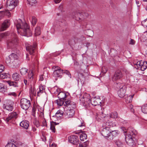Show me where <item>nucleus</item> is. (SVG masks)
<instances>
[{"mask_svg": "<svg viewBox=\"0 0 147 147\" xmlns=\"http://www.w3.org/2000/svg\"><path fill=\"white\" fill-rule=\"evenodd\" d=\"M124 129L126 130L125 128H122V130L124 131V133H127L126 134H125L126 143L130 146H133L134 145V138L137 134V131L135 129L131 127L128 128L127 131H124Z\"/></svg>", "mask_w": 147, "mask_h": 147, "instance_id": "f257e3e1", "label": "nucleus"}, {"mask_svg": "<svg viewBox=\"0 0 147 147\" xmlns=\"http://www.w3.org/2000/svg\"><path fill=\"white\" fill-rule=\"evenodd\" d=\"M16 28L18 32H20L21 35L27 37L32 35V32L26 23H24L22 22H18L16 25Z\"/></svg>", "mask_w": 147, "mask_h": 147, "instance_id": "f03ea898", "label": "nucleus"}, {"mask_svg": "<svg viewBox=\"0 0 147 147\" xmlns=\"http://www.w3.org/2000/svg\"><path fill=\"white\" fill-rule=\"evenodd\" d=\"M109 118L108 116H106L102 112L99 113L96 116V119L98 121L102 120L103 122V125H107V126L111 125L113 126V125H114V124H113L112 121L111 120H109Z\"/></svg>", "mask_w": 147, "mask_h": 147, "instance_id": "7ed1b4c3", "label": "nucleus"}, {"mask_svg": "<svg viewBox=\"0 0 147 147\" xmlns=\"http://www.w3.org/2000/svg\"><path fill=\"white\" fill-rule=\"evenodd\" d=\"M113 124H114V125H110L107 126V125H103V126L105 127L104 128L101 132V134L106 138L110 140H112V137L110 134L111 131L110 128L112 127L115 126L116 125L115 123H113Z\"/></svg>", "mask_w": 147, "mask_h": 147, "instance_id": "20e7f679", "label": "nucleus"}, {"mask_svg": "<svg viewBox=\"0 0 147 147\" xmlns=\"http://www.w3.org/2000/svg\"><path fill=\"white\" fill-rule=\"evenodd\" d=\"M115 86L117 88L119 89L117 92L120 98L123 97L125 96L126 92V85L124 83L118 82L116 83Z\"/></svg>", "mask_w": 147, "mask_h": 147, "instance_id": "39448f33", "label": "nucleus"}, {"mask_svg": "<svg viewBox=\"0 0 147 147\" xmlns=\"http://www.w3.org/2000/svg\"><path fill=\"white\" fill-rule=\"evenodd\" d=\"M80 100L82 101L83 105L86 108L90 107V95L87 93H85L81 98Z\"/></svg>", "mask_w": 147, "mask_h": 147, "instance_id": "423d86ee", "label": "nucleus"}, {"mask_svg": "<svg viewBox=\"0 0 147 147\" xmlns=\"http://www.w3.org/2000/svg\"><path fill=\"white\" fill-rule=\"evenodd\" d=\"M11 38L7 42V46L11 48L15 47L18 43V39L15 34L12 33Z\"/></svg>", "mask_w": 147, "mask_h": 147, "instance_id": "0eeeda50", "label": "nucleus"}, {"mask_svg": "<svg viewBox=\"0 0 147 147\" xmlns=\"http://www.w3.org/2000/svg\"><path fill=\"white\" fill-rule=\"evenodd\" d=\"M79 78L81 81H84L85 80V78L89 75L87 70H84L80 69L77 71Z\"/></svg>", "mask_w": 147, "mask_h": 147, "instance_id": "6e6552de", "label": "nucleus"}, {"mask_svg": "<svg viewBox=\"0 0 147 147\" xmlns=\"http://www.w3.org/2000/svg\"><path fill=\"white\" fill-rule=\"evenodd\" d=\"M20 103L21 108L25 110L28 109L31 105L30 101L25 98L21 99Z\"/></svg>", "mask_w": 147, "mask_h": 147, "instance_id": "1a4fd4ad", "label": "nucleus"}, {"mask_svg": "<svg viewBox=\"0 0 147 147\" xmlns=\"http://www.w3.org/2000/svg\"><path fill=\"white\" fill-rule=\"evenodd\" d=\"M18 0H12L7 1L6 3V7L9 10H11L14 9L18 4Z\"/></svg>", "mask_w": 147, "mask_h": 147, "instance_id": "9d476101", "label": "nucleus"}, {"mask_svg": "<svg viewBox=\"0 0 147 147\" xmlns=\"http://www.w3.org/2000/svg\"><path fill=\"white\" fill-rule=\"evenodd\" d=\"M13 102L10 100H7L3 105V108L9 111H11L13 109Z\"/></svg>", "mask_w": 147, "mask_h": 147, "instance_id": "9b49d317", "label": "nucleus"}, {"mask_svg": "<svg viewBox=\"0 0 147 147\" xmlns=\"http://www.w3.org/2000/svg\"><path fill=\"white\" fill-rule=\"evenodd\" d=\"M17 114L16 112H12L9 114L8 117L5 119V121L7 123H9L14 121L17 117Z\"/></svg>", "mask_w": 147, "mask_h": 147, "instance_id": "f8f14e48", "label": "nucleus"}, {"mask_svg": "<svg viewBox=\"0 0 147 147\" xmlns=\"http://www.w3.org/2000/svg\"><path fill=\"white\" fill-rule=\"evenodd\" d=\"M36 46V44L35 43L33 44L32 46L28 45L26 46V49L30 55H34L35 53V50Z\"/></svg>", "mask_w": 147, "mask_h": 147, "instance_id": "ddd939ff", "label": "nucleus"}, {"mask_svg": "<svg viewBox=\"0 0 147 147\" xmlns=\"http://www.w3.org/2000/svg\"><path fill=\"white\" fill-rule=\"evenodd\" d=\"M71 17L74 20L79 21L83 20V16L81 15L80 12L76 11L73 12L71 14Z\"/></svg>", "mask_w": 147, "mask_h": 147, "instance_id": "4468645a", "label": "nucleus"}, {"mask_svg": "<svg viewBox=\"0 0 147 147\" xmlns=\"http://www.w3.org/2000/svg\"><path fill=\"white\" fill-rule=\"evenodd\" d=\"M137 65L139 69L144 71L147 68V62L141 61L137 63Z\"/></svg>", "mask_w": 147, "mask_h": 147, "instance_id": "2eb2a0df", "label": "nucleus"}, {"mask_svg": "<svg viewBox=\"0 0 147 147\" xmlns=\"http://www.w3.org/2000/svg\"><path fill=\"white\" fill-rule=\"evenodd\" d=\"M69 142L73 144L78 145L79 143V140L77 136L76 135L71 136L68 138Z\"/></svg>", "mask_w": 147, "mask_h": 147, "instance_id": "dca6fc26", "label": "nucleus"}, {"mask_svg": "<svg viewBox=\"0 0 147 147\" xmlns=\"http://www.w3.org/2000/svg\"><path fill=\"white\" fill-rule=\"evenodd\" d=\"M122 77L123 74L121 71L118 70L115 71L112 79L113 80H116L121 79Z\"/></svg>", "mask_w": 147, "mask_h": 147, "instance_id": "f3484780", "label": "nucleus"}, {"mask_svg": "<svg viewBox=\"0 0 147 147\" xmlns=\"http://www.w3.org/2000/svg\"><path fill=\"white\" fill-rule=\"evenodd\" d=\"M10 21L9 20H7L4 21L0 28V30L3 31L6 30L9 26Z\"/></svg>", "mask_w": 147, "mask_h": 147, "instance_id": "a211bd4d", "label": "nucleus"}, {"mask_svg": "<svg viewBox=\"0 0 147 147\" xmlns=\"http://www.w3.org/2000/svg\"><path fill=\"white\" fill-rule=\"evenodd\" d=\"M100 100V98L94 97L91 98L90 100V103L92 105L96 106L99 105L101 104Z\"/></svg>", "mask_w": 147, "mask_h": 147, "instance_id": "6ab92c4d", "label": "nucleus"}, {"mask_svg": "<svg viewBox=\"0 0 147 147\" xmlns=\"http://www.w3.org/2000/svg\"><path fill=\"white\" fill-rule=\"evenodd\" d=\"M65 102L66 106L70 109H74L76 108V104L74 102L68 100Z\"/></svg>", "mask_w": 147, "mask_h": 147, "instance_id": "aec40b11", "label": "nucleus"}, {"mask_svg": "<svg viewBox=\"0 0 147 147\" xmlns=\"http://www.w3.org/2000/svg\"><path fill=\"white\" fill-rule=\"evenodd\" d=\"M75 113V111L74 109H70L67 110L66 114H65V117L66 118H69L73 117Z\"/></svg>", "mask_w": 147, "mask_h": 147, "instance_id": "412c9836", "label": "nucleus"}, {"mask_svg": "<svg viewBox=\"0 0 147 147\" xmlns=\"http://www.w3.org/2000/svg\"><path fill=\"white\" fill-rule=\"evenodd\" d=\"M29 121L26 120H24L21 122L20 123V126L26 129H28L29 126Z\"/></svg>", "mask_w": 147, "mask_h": 147, "instance_id": "4be33fe9", "label": "nucleus"}, {"mask_svg": "<svg viewBox=\"0 0 147 147\" xmlns=\"http://www.w3.org/2000/svg\"><path fill=\"white\" fill-rule=\"evenodd\" d=\"M53 76V77H55V80H57L58 78H61L62 76L61 75L60 70L54 71Z\"/></svg>", "mask_w": 147, "mask_h": 147, "instance_id": "5701e85b", "label": "nucleus"}, {"mask_svg": "<svg viewBox=\"0 0 147 147\" xmlns=\"http://www.w3.org/2000/svg\"><path fill=\"white\" fill-rule=\"evenodd\" d=\"M37 94L38 96H40L41 94L45 92V88L42 85L39 86V88L37 89Z\"/></svg>", "mask_w": 147, "mask_h": 147, "instance_id": "b1692460", "label": "nucleus"}, {"mask_svg": "<svg viewBox=\"0 0 147 147\" xmlns=\"http://www.w3.org/2000/svg\"><path fill=\"white\" fill-rule=\"evenodd\" d=\"M59 98L63 100L64 101L66 100L67 96L65 93L63 92H60L58 95Z\"/></svg>", "mask_w": 147, "mask_h": 147, "instance_id": "393cba45", "label": "nucleus"}, {"mask_svg": "<svg viewBox=\"0 0 147 147\" xmlns=\"http://www.w3.org/2000/svg\"><path fill=\"white\" fill-rule=\"evenodd\" d=\"M108 117H109V120H111V118L116 119L117 118L118 114L116 112H112L109 114Z\"/></svg>", "mask_w": 147, "mask_h": 147, "instance_id": "a878e982", "label": "nucleus"}, {"mask_svg": "<svg viewBox=\"0 0 147 147\" xmlns=\"http://www.w3.org/2000/svg\"><path fill=\"white\" fill-rule=\"evenodd\" d=\"M7 82L10 86H12L13 87H18V82L12 81L11 80H9L7 81Z\"/></svg>", "mask_w": 147, "mask_h": 147, "instance_id": "bb28decb", "label": "nucleus"}, {"mask_svg": "<svg viewBox=\"0 0 147 147\" xmlns=\"http://www.w3.org/2000/svg\"><path fill=\"white\" fill-rule=\"evenodd\" d=\"M119 131L117 130L111 131L110 134L112 137V140L114 138L117 136L119 135Z\"/></svg>", "mask_w": 147, "mask_h": 147, "instance_id": "cd10ccee", "label": "nucleus"}, {"mask_svg": "<svg viewBox=\"0 0 147 147\" xmlns=\"http://www.w3.org/2000/svg\"><path fill=\"white\" fill-rule=\"evenodd\" d=\"M12 78L14 80L18 81L20 79V76L18 73H15L12 75Z\"/></svg>", "mask_w": 147, "mask_h": 147, "instance_id": "c85d7f7f", "label": "nucleus"}, {"mask_svg": "<svg viewBox=\"0 0 147 147\" xmlns=\"http://www.w3.org/2000/svg\"><path fill=\"white\" fill-rule=\"evenodd\" d=\"M9 58L11 59L12 61L14 62L15 60L18 59V56L15 53H12L9 55Z\"/></svg>", "mask_w": 147, "mask_h": 147, "instance_id": "c756f323", "label": "nucleus"}, {"mask_svg": "<svg viewBox=\"0 0 147 147\" xmlns=\"http://www.w3.org/2000/svg\"><path fill=\"white\" fill-rule=\"evenodd\" d=\"M9 74H8L1 72L0 73V78L3 79L7 78H9Z\"/></svg>", "mask_w": 147, "mask_h": 147, "instance_id": "7c9ffc66", "label": "nucleus"}, {"mask_svg": "<svg viewBox=\"0 0 147 147\" xmlns=\"http://www.w3.org/2000/svg\"><path fill=\"white\" fill-rule=\"evenodd\" d=\"M64 100L60 99L55 101V103H56L58 105L61 106L64 103Z\"/></svg>", "mask_w": 147, "mask_h": 147, "instance_id": "2f4dec72", "label": "nucleus"}, {"mask_svg": "<svg viewBox=\"0 0 147 147\" xmlns=\"http://www.w3.org/2000/svg\"><path fill=\"white\" fill-rule=\"evenodd\" d=\"M87 136L85 133H82L80 135V138L81 141H84L86 139Z\"/></svg>", "mask_w": 147, "mask_h": 147, "instance_id": "473e14b6", "label": "nucleus"}, {"mask_svg": "<svg viewBox=\"0 0 147 147\" xmlns=\"http://www.w3.org/2000/svg\"><path fill=\"white\" fill-rule=\"evenodd\" d=\"M63 112L61 110H59L57 111L55 114V116L57 117H60L63 116Z\"/></svg>", "mask_w": 147, "mask_h": 147, "instance_id": "72a5a7b5", "label": "nucleus"}, {"mask_svg": "<svg viewBox=\"0 0 147 147\" xmlns=\"http://www.w3.org/2000/svg\"><path fill=\"white\" fill-rule=\"evenodd\" d=\"M28 70L25 68H22L20 70V72L22 75H24L28 73Z\"/></svg>", "mask_w": 147, "mask_h": 147, "instance_id": "f704fd0d", "label": "nucleus"}, {"mask_svg": "<svg viewBox=\"0 0 147 147\" xmlns=\"http://www.w3.org/2000/svg\"><path fill=\"white\" fill-rule=\"evenodd\" d=\"M41 33L40 31V27L37 26L35 29V34L36 36H38Z\"/></svg>", "mask_w": 147, "mask_h": 147, "instance_id": "c9c22d12", "label": "nucleus"}, {"mask_svg": "<svg viewBox=\"0 0 147 147\" xmlns=\"http://www.w3.org/2000/svg\"><path fill=\"white\" fill-rule=\"evenodd\" d=\"M28 4L31 6H34L37 3V0H27Z\"/></svg>", "mask_w": 147, "mask_h": 147, "instance_id": "e433bc0d", "label": "nucleus"}, {"mask_svg": "<svg viewBox=\"0 0 147 147\" xmlns=\"http://www.w3.org/2000/svg\"><path fill=\"white\" fill-rule=\"evenodd\" d=\"M134 95L129 96L125 99L126 102L127 103H130L131 102L132 99Z\"/></svg>", "mask_w": 147, "mask_h": 147, "instance_id": "4c0bfd02", "label": "nucleus"}, {"mask_svg": "<svg viewBox=\"0 0 147 147\" xmlns=\"http://www.w3.org/2000/svg\"><path fill=\"white\" fill-rule=\"evenodd\" d=\"M5 62L8 65H9L12 63H13V61H12L11 59L9 58V56L7 57L6 58Z\"/></svg>", "mask_w": 147, "mask_h": 147, "instance_id": "58836bf2", "label": "nucleus"}, {"mask_svg": "<svg viewBox=\"0 0 147 147\" xmlns=\"http://www.w3.org/2000/svg\"><path fill=\"white\" fill-rule=\"evenodd\" d=\"M61 72L63 74H64L68 75L70 78H71V75L68 70H61Z\"/></svg>", "mask_w": 147, "mask_h": 147, "instance_id": "ea45409f", "label": "nucleus"}, {"mask_svg": "<svg viewBox=\"0 0 147 147\" xmlns=\"http://www.w3.org/2000/svg\"><path fill=\"white\" fill-rule=\"evenodd\" d=\"M37 21V20L36 18L32 16V17L31 23L33 26H34L36 24Z\"/></svg>", "mask_w": 147, "mask_h": 147, "instance_id": "a19ab883", "label": "nucleus"}, {"mask_svg": "<svg viewBox=\"0 0 147 147\" xmlns=\"http://www.w3.org/2000/svg\"><path fill=\"white\" fill-rule=\"evenodd\" d=\"M142 111L144 113L147 114V104L144 105L142 108Z\"/></svg>", "mask_w": 147, "mask_h": 147, "instance_id": "79ce46f5", "label": "nucleus"}, {"mask_svg": "<svg viewBox=\"0 0 147 147\" xmlns=\"http://www.w3.org/2000/svg\"><path fill=\"white\" fill-rule=\"evenodd\" d=\"M84 122L82 120H79L77 121V125L78 127H81L84 125Z\"/></svg>", "mask_w": 147, "mask_h": 147, "instance_id": "37998d69", "label": "nucleus"}, {"mask_svg": "<svg viewBox=\"0 0 147 147\" xmlns=\"http://www.w3.org/2000/svg\"><path fill=\"white\" fill-rule=\"evenodd\" d=\"M142 24L144 27L147 28V18L142 21Z\"/></svg>", "mask_w": 147, "mask_h": 147, "instance_id": "c03bdc74", "label": "nucleus"}, {"mask_svg": "<svg viewBox=\"0 0 147 147\" xmlns=\"http://www.w3.org/2000/svg\"><path fill=\"white\" fill-rule=\"evenodd\" d=\"M115 144L118 147H121L122 145V143L119 140H117L115 142Z\"/></svg>", "mask_w": 147, "mask_h": 147, "instance_id": "a18cd8bd", "label": "nucleus"}, {"mask_svg": "<svg viewBox=\"0 0 147 147\" xmlns=\"http://www.w3.org/2000/svg\"><path fill=\"white\" fill-rule=\"evenodd\" d=\"M81 15H82L83 16V20L84 19L85 17H88L89 16V14L88 13L86 12H82Z\"/></svg>", "mask_w": 147, "mask_h": 147, "instance_id": "49530a36", "label": "nucleus"}, {"mask_svg": "<svg viewBox=\"0 0 147 147\" xmlns=\"http://www.w3.org/2000/svg\"><path fill=\"white\" fill-rule=\"evenodd\" d=\"M33 74L32 71H30L28 75V77L30 79H32L33 78Z\"/></svg>", "mask_w": 147, "mask_h": 147, "instance_id": "de8ad7c7", "label": "nucleus"}, {"mask_svg": "<svg viewBox=\"0 0 147 147\" xmlns=\"http://www.w3.org/2000/svg\"><path fill=\"white\" fill-rule=\"evenodd\" d=\"M5 90L3 84L0 83V92H3Z\"/></svg>", "mask_w": 147, "mask_h": 147, "instance_id": "09e8293b", "label": "nucleus"}, {"mask_svg": "<svg viewBox=\"0 0 147 147\" xmlns=\"http://www.w3.org/2000/svg\"><path fill=\"white\" fill-rule=\"evenodd\" d=\"M9 34V32H7L5 33H2L1 34V36L2 38H4L6 36L8 35Z\"/></svg>", "mask_w": 147, "mask_h": 147, "instance_id": "8fccbe9b", "label": "nucleus"}, {"mask_svg": "<svg viewBox=\"0 0 147 147\" xmlns=\"http://www.w3.org/2000/svg\"><path fill=\"white\" fill-rule=\"evenodd\" d=\"M34 125L37 127H39L40 126L39 121L36 120H34Z\"/></svg>", "mask_w": 147, "mask_h": 147, "instance_id": "3c124183", "label": "nucleus"}, {"mask_svg": "<svg viewBox=\"0 0 147 147\" xmlns=\"http://www.w3.org/2000/svg\"><path fill=\"white\" fill-rule=\"evenodd\" d=\"M5 147H17L13 143H8L5 146Z\"/></svg>", "mask_w": 147, "mask_h": 147, "instance_id": "603ef678", "label": "nucleus"}, {"mask_svg": "<svg viewBox=\"0 0 147 147\" xmlns=\"http://www.w3.org/2000/svg\"><path fill=\"white\" fill-rule=\"evenodd\" d=\"M10 10H9V9L7 8V10H6L5 11H4V12H5V13L6 14V15L10 17L11 16V13L9 11Z\"/></svg>", "mask_w": 147, "mask_h": 147, "instance_id": "864d4df0", "label": "nucleus"}, {"mask_svg": "<svg viewBox=\"0 0 147 147\" xmlns=\"http://www.w3.org/2000/svg\"><path fill=\"white\" fill-rule=\"evenodd\" d=\"M50 129L53 132H55V128L54 125L51 124Z\"/></svg>", "mask_w": 147, "mask_h": 147, "instance_id": "5fc2aeb1", "label": "nucleus"}, {"mask_svg": "<svg viewBox=\"0 0 147 147\" xmlns=\"http://www.w3.org/2000/svg\"><path fill=\"white\" fill-rule=\"evenodd\" d=\"M107 71L106 68L105 66H103L102 68L101 72L103 73H106Z\"/></svg>", "mask_w": 147, "mask_h": 147, "instance_id": "6e6d98bb", "label": "nucleus"}, {"mask_svg": "<svg viewBox=\"0 0 147 147\" xmlns=\"http://www.w3.org/2000/svg\"><path fill=\"white\" fill-rule=\"evenodd\" d=\"M53 68L55 69L54 71L61 70L60 68L58 66H54L53 67Z\"/></svg>", "mask_w": 147, "mask_h": 147, "instance_id": "4d7b16f0", "label": "nucleus"}, {"mask_svg": "<svg viewBox=\"0 0 147 147\" xmlns=\"http://www.w3.org/2000/svg\"><path fill=\"white\" fill-rule=\"evenodd\" d=\"M36 110V108L34 106L32 108V115L34 117H35V111Z\"/></svg>", "mask_w": 147, "mask_h": 147, "instance_id": "13d9d810", "label": "nucleus"}, {"mask_svg": "<svg viewBox=\"0 0 147 147\" xmlns=\"http://www.w3.org/2000/svg\"><path fill=\"white\" fill-rule=\"evenodd\" d=\"M4 66L2 65H0V73L2 72L4 70Z\"/></svg>", "mask_w": 147, "mask_h": 147, "instance_id": "bf43d9fd", "label": "nucleus"}, {"mask_svg": "<svg viewBox=\"0 0 147 147\" xmlns=\"http://www.w3.org/2000/svg\"><path fill=\"white\" fill-rule=\"evenodd\" d=\"M38 61L36 59L34 60V62H33L32 63V64L34 66H36L37 65Z\"/></svg>", "mask_w": 147, "mask_h": 147, "instance_id": "052dcab7", "label": "nucleus"}, {"mask_svg": "<svg viewBox=\"0 0 147 147\" xmlns=\"http://www.w3.org/2000/svg\"><path fill=\"white\" fill-rule=\"evenodd\" d=\"M44 75H41L40 76V78L39 80L40 81H42L44 80Z\"/></svg>", "mask_w": 147, "mask_h": 147, "instance_id": "680f3d73", "label": "nucleus"}, {"mask_svg": "<svg viewBox=\"0 0 147 147\" xmlns=\"http://www.w3.org/2000/svg\"><path fill=\"white\" fill-rule=\"evenodd\" d=\"M135 41L134 40L132 39H131L130 42L129 43V44L132 45H134L135 44Z\"/></svg>", "mask_w": 147, "mask_h": 147, "instance_id": "e2e57ef3", "label": "nucleus"}, {"mask_svg": "<svg viewBox=\"0 0 147 147\" xmlns=\"http://www.w3.org/2000/svg\"><path fill=\"white\" fill-rule=\"evenodd\" d=\"M8 95H9L13 96H16V93L14 92L9 93L8 94Z\"/></svg>", "mask_w": 147, "mask_h": 147, "instance_id": "0e129e2a", "label": "nucleus"}, {"mask_svg": "<svg viewBox=\"0 0 147 147\" xmlns=\"http://www.w3.org/2000/svg\"><path fill=\"white\" fill-rule=\"evenodd\" d=\"M53 1L55 3L57 4L59 3L61 0H53Z\"/></svg>", "mask_w": 147, "mask_h": 147, "instance_id": "69168bd1", "label": "nucleus"}, {"mask_svg": "<svg viewBox=\"0 0 147 147\" xmlns=\"http://www.w3.org/2000/svg\"><path fill=\"white\" fill-rule=\"evenodd\" d=\"M43 126H46L47 125L46 121L45 119H44L42 121Z\"/></svg>", "mask_w": 147, "mask_h": 147, "instance_id": "338daca9", "label": "nucleus"}, {"mask_svg": "<svg viewBox=\"0 0 147 147\" xmlns=\"http://www.w3.org/2000/svg\"><path fill=\"white\" fill-rule=\"evenodd\" d=\"M56 146L55 143H53L51 145H50V147H56Z\"/></svg>", "mask_w": 147, "mask_h": 147, "instance_id": "774afa93", "label": "nucleus"}]
</instances>
